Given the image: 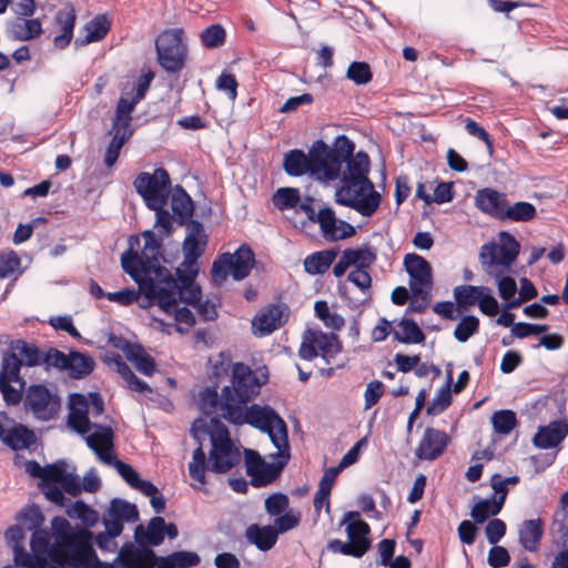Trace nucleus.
Instances as JSON below:
<instances>
[{"label":"nucleus","mask_w":568,"mask_h":568,"mask_svg":"<svg viewBox=\"0 0 568 568\" xmlns=\"http://www.w3.org/2000/svg\"><path fill=\"white\" fill-rule=\"evenodd\" d=\"M568 435V423L565 419L552 420L546 426H539L532 438L537 448L549 449L557 447Z\"/></svg>","instance_id":"nucleus-19"},{"label":"nucleus","mask_w":568,"mask_h":568,"mask_svg":"<svg viewBox=\"0 0 568 568\" xmlns=\"http://www.w3.org/2000/svg\"><path fill=\"white\" fill-rule=\"evenodd\" d=\"M507 202L508 200L505 193L490 187L478 190L475 196L476 207L499 221H503Z\"/></svg>","instance_id":"nucleus-18"},{"label":"nucleus","mask_w":568,"mask_h":568,"mask_svg":"<svg viewBox=\"0 0 568 568\" xmlns=\"http://www.w3.org/2000/svg\"><path fill=\"white\" fill-rule=\"evenodd\" d=\"M493 428L497 434L508 435L517 425V416L514 410L500 409L491 416Z\"/></svg>","instance_id":"nucleus-53"},{"label":"nucleus","mask_w":568,"mask_h":568,"mask_svg":"<svg viewBox=\"0 0 568 568\" xmlns=\"http://www.w3.org/2000/svg\"><path fill=\"white\" fill-rule=\"evenodd\" d=\"M452 363L447 365V382L444 386H442L433 398V400L428 404L426 408L427 415L437 416L446 410L452 404V383H453V373L450 367Z\"/></svg>","instance_id":"nucleus-36"},{"label":"nucleus","mask_w":568,"mask_h":568,"mask_svg":"<svg viewBox=\"0 0 568 568\" xmlns=\"http://www.w3.org/2000/svg\"><path fill=\"white\" fill-rule=\"evenodd\" d=\"M500 244L496 245L494 243L486 244L483 246L480 252L481 263L485 265L484 261L486 257V253L484 250H489L490 261L487 263L488 266L491 265H501V266H510L513 262L516 261L517 256L520 252V244L515 239L514 235L506 231H501L499 233Z\"/></svg>","instance_id":"nucleus-13"},{"label":"nucleus","mask_w":568,"mask_h":568,"mask_svg":"<svg viewBox=\"0 0 568 568\" xmlns=\"http://www.w3.org/2000/svg\"><path fill=\"white\" fill-rule=\"evenodd\" d=\"M217 388V383H213V385L204 387L200 392L199 406L204 415H212L217 412V408L223 412L222 414L227 413V408L223 405V390L219 395Z\"/></svg>","instance_id":"nucleus-31"},{"label":"nucleus","mask_w":568,"mask_h":568,"mask_svg":"<svg viewBox=\"0 0 568 568\" xmlns=\"http://www.w3.org/2000/svg\"><path fill=\"white\" fill-rule=\"evenodd\" d=\"M337 253V250L331 248L310 254L304 260L305 272L311 275L324 274L334 262Z\"/></svg>","instance_id":"nucleus-34"},{"label":"nucleus","mask_w":568,"mask_h":568,"mask_svg":"<svg viewBox=\"0 0 568 568\" xmlns=\"http://www.w3.org/2000/svg\"><path fill=\"white\" fill-rule=\"evenodd\" d=\"M23 407L31 412L37 419L49 422L58 416L61 400L45 385L32 384L26 389Z\"/></svg>","instance_id":"nucleus-8"},{"label":"nucleus","mask_w":568,"mask_h":568,"mask_svg":"<svg viewBox=\"0 0 568 568\" xmlns=\"http://www.w3.org/2000/svg\"><path fill=\"white\" fill-rule=\"evenodd\" d=\"M133 185L139 195L143 197L146 205L158 203L162 200L168 201L171 192V179L164 168H158L152 174L148 172L140 173Z\"/></svg>","instance_id":"nucleus-9"},{"label":"nucleus","mask_w":568,"mask_h":568,"mask_svg":"<svg viewBox=\"0 0 568 568\" xmlns=\"http://www.w3.org/2000/svg\"><path fill=\"white\" fill-rule=\"evenodd\" d=\"M22 273L21 258L18 253L11 248L0 251V280L10 276H14L17 280Z\"/></svg>","instance_id":"nucleus-45"},{"label":"nucleus","mask_w":568,"mask_h":568,"mask_svg":"<svg viewBox=\"0 0 568 568\" xmlns=\"http://www.w3.org/2000/svg\"><path fill=\"white\" fill-rule=\"evenodd\" d=\"M140 262L141 255L133 248H128L121 255V266L123 271L130 275V277L138 284L139 287L141 283L138 280L140 274Z\"/></svg>","instance_id":"nucleus-62"},{"label":"nucleus","mask_w":568,"mask_h":568,"mask_svg":"<svg viewBox=\"0 0 568 568\" xmlns=\"http://www.w3.org/2000/svg\"><path fill=\"white\" fill-rule=\"evenodd\" d=\"M536 214L535 205L529 202L519 201L513 205L507 202L503 221L528 222L531 221Z\"/></svg>","instance_id":"nucleus-44"},{"label":"nucleus","mask_w":568,"mask_h":568,"mask_svg":"<svg viewBox=\"0 0 568 568\" xmlns=\"http://www.w3.org/2000/svg\"><path fill=\"white\" fill-rule=\"evenodd\" d=\"M246 539L262 551H267L276 544L278 530L274 526L250 525L245 530Z\"/></svg>","instance_id":"nucleus-26"},{"label":"nucleus","mask_w":568,"mask_h":568,"mask_svg":"<svg viewBox=\"0 0 568 568\" xmlns=\"http://www.w3.org/2000/svg\"><path fill=\"white\" fill-rule=\"evenodd\" d=\"M212 429L203 426V432L210 435L211 446L233 444L227 427L219 419V417L211 418Z\"/></svg>","instance_id":"nucleus-59"},{"label":"nucleus","mask_w":568,"mask_h":568,"mask_svg":"<svg viewBox=\"0 0 568 568\" xmlns=\"http://www.w3.org/2000/svg\"><path fill=\"white\" fill-rule=\"evenodd\" d=\"M283 170L290 176H302L311 173L310 160L304 151L300 149L290 150L284 155Z\"/></svg>","instance_id":"nucleus-38"},{"label":"nucleus","mask_w":568,"mask_h":568,"mask_svg":"<svg viewBox=\"0 0 568 568\" xmlns=\"http://www.w3.org/2000/svg\"><path fill=\"white\" fill-rule=\"evenodd\" d=\"M200 561V556L196 552L180 550L168 556L156 555L155 568H192Z\"/></svg>","instance_id":"nucleus-30"},{"label":"nucleus","mask_w":568,"mask_h":568,"mask_svg":"<svg viewBox=\"0 0 568 568\" xmlns=\"http://www.w3.org/2000/svg\"><path fill=\"white\" fill-rule=\"evenodd\" d=\"M200 39L207 49L220 48L225 43L226 32L221 24H211L201 32Z\"/></svg>","instance_id":"nucleus-57"},{"label":"nucleus","mask_w":568,"mask_h":568,"mask_svg":"<svg viewBox=\"0 0 568 568\" xmlns=\"http://www.w3.org/2000/svg\"><path fill=\"white\" fill-rule=\"evenodd\" d=\"M287 307L285 305L271 304L252 321V326L256 327L260 336H265L273 333L275 329L283 326L287 321L284 311Z\"/></svg>","instance_id":"nucleus-20"},{"label":"nucleus","mask_w":568,"mask_h":568,"mask_svg":"<svg viewBox=\"0 0 568 568\" xmlns=\"http://www.w3.org/2000/svg\"><path fill=\"white\" fill-rule=\"evenodd\" d=\"M109 30L110 21L108 18L104 14H98L83 27L84 36H79L74 40V45L80 48L100 41L108 34Z\"/></svg>","instance_id":"nucleus-27"},{"label":"nucleus","mask_w":568,"mask_h":568,"mask_svg":"<svg viewBox=\"0 0 568 568\" xmlns=\"http://www.w3.org/2000/svg\"><path fill=\"white\" fill-rule=\"evenodd\" d=\"M114 432L110 426H99L98 432H94L85 437V443L90 449H92L99 459L109 466L116 465L118 459L112 453L114 446Z\"/></svg>","instance_id":"nucleus-17"},{"label":"nucleus","mask_w":568,"mask_h":568,"mask_svg":"<svg viewBox=\"0 0 568 568\" xmlns=\"http://www.w3.org/2000/svg\"><path fill=\"white\" fill-rule=\"evenodd\" d=\"M118 560L119 568H155L156 554L145 544L128 542L119 550Z\"/></svg>","instance_id":"nucleus-16"},{"label":"nucleus","mask_w":568,"mask_h":568,"mask_svg":"<svg viewBox=\"0 0 568 568\" xmlns=\"http://www.w3.org/2000/svg\"><path fill=\"white\" fill-rule=\"evenodd\" d=\"M140 292L144 295L146 304H142V308L158 305L165 314L172 315V310L179 304L184 303L187 297V288L182 287V283L178 287L173 285L160 286L153 277H144L140 283Z\"/></svg>","instance_id":"nucleus-7"},{"label":"nucleus","mask_w":568,"mask_h":568,"mask_svg":"<svg viewBox=\"0 0 568 568\" xmlns=\"http://www.w3.org/2000/svg\"><path fill=\"white\" fill-rule=\"evenodd\" d=\"M268 382V369L265 365L253 371L248 365L237 362L233 364L231 385L223 387V405L231 409L235 405H246L261 393Z\"/></svg>","instance_id":"nucleus-4"},{"label":"nucleus","mask_w":568,"mask_h":568,"mask_svg":"<svg viewBox=\"0 0 568 568\" xmlns=\"http://www.w3.org/2000/svg\"><path fill=\"white\" fill-rule=\"evenodd\" d=\"M165 520L161 516H155L149 520L148 527L138 525L134 529V540L136 544H145L148 547L159 546L164 540Z\"/></svg>","instance_id":"nucleus-24"},{"label":"nucleus","mask_w":568,"mask_h":568,"mask_svg":"<svg viewBox=\"0 0 568 568\" xmlns=\"http://www.w3.org/2000/svg\"><path fill=\"white\" fill-rule=\"evenodd\" d=\"M67 515L70 518H78L87 527H93L99 521V514L83 500L74 501L68 509Z\"/></svg>","instance_id":"nucleus-50"},{"label":"nucleus","mask_w":568,"mask_h":568,"mask_svg":"<svg viewBox=\"0 0 568 568\" xmlns=\"http://www.w3.org/2000/svg\"><path fill=\"white\" fill-rule=\"evenodd\" d=\"M344 163H346V172H344L342 181H348L351 184L352 181L368 175L371 161L366 152L359 151Z\"/></svg>","instance_id":"nucleus-42"},{"label":"nucleus","mask_w":568,"mask_h":568,"mask_svg":"<svg viewBox=\"0 0 568 568\" xmlns=\"http://www.w3.org/2000/svg\"><path fill=\"white\" fill-rule=\"evenodd\" d=\"M404 266L409 275V287L413 294H420L422 290H433V270L425 257L408 253L404 257Z\"/></svg>","instance_id":"nucleus-12"},{"label":"nucleus","mask_w":568,"mask_h":568,"mask_svg":"<svg viewBox=\"0 0 568 568\" xmlns=\"http://www.w3.org/2000/svg\"><path fill=\"white\" fill-rule=\"evenodd\" d=\"M0 439L14 452L29 449L37 443L34 432L23 424H16L10 429H4Z\"/></svg>","instance_id":"nucleus-25"},{"label":"nucleus","mask_w":568,"mask_h":568,"mask_svg":"<svg viewBox=\"0 0 568 568\" xmlns=\"http://www.w3.org/2000/svg\"><path fill=\"white\" fill-rule=\"evenodd\" d=\"M449 443L450 437L445 430L426 427L415 450V456L419 460L433 462L445 453Z\"/></svg>","instance_id":"nucleus-15"},{"label":"nucleus","mask_w":568,"mask_h":568,"mask_svg":"<svg viewBox=\"0 0 568 568\" xmlns=\"http://www.w3.org/2000/svg\"><path fill=\"white\" fill-rule=\"evenodd\" d=\"M342 524H346V534L349 540H354V544H362L365 552L371 548V539L368 535L371 532L369 525L361 518V514L356 510L347 511L344 515Z\"/></svg>","instance_id":"nucleus-22"},{"label":"nucleus","mask_w":568,"mask_h":568,"mask_svg":"<svg viewBox=\"0 0 568 568\" xmlns=\"http://www.w3.org/2000/svg\"><path fill=\"white\" fill-rule=\"evenodd\" d=\"M327 549L334 552H341L346 556L361 558L365 554L364 546L362 544H354V540L342 541L339 539L331 540L327 544Z\"/></svg>","instance_id":"nucleus-63"},{"label":"nucleus","mask_w":568,"mask_h":568,"mask_svg":"<svg viewBox=\"0 0 568 568\" xmlns=\"http://www.w3.org/2000/svg\"><path fill=\"white\" fill-rule=\"evenodd\" d=\"M297 211L304 212L307 219L313 223H318L322 233H326V230L331 229V223L333 222V209L332 207H323L318 212H315L314 207L310 203H298L295 207Z\"/></svg>","instance_id":"nucleus-48"},{"label":"nucleus","mask_w":568,"mask_h":568,"mask_svg":"<svg viewBox=\"0 0 568 568\" xmlns=\"http://www.w3.org/2000/svg\"><path fill=\"white\" fill-rule=\"evenodd\" d=\"M255 264V255L247 244H241L232 254V277L235 281H242L247 277Z\"/></svg>","instance_id":"nucleus-28"},{"label":"nucleus","mask_w":568,"mask_h":568,"mask_svg":"<svg viewBox=\"0 0 568 568\" xmlns=\"http://www.w3.org/2000/svg\"><path fill=\"white\" fill-rule=\"evenodd\" d=\"M479 329V320L475 315H464L454 329V337L466 343Z\"/></svg>","instance_id":"nucleus-56"},{"label":"nucleus","mask_w":568,"mask_h":568,"mask_svg":"<svg viewBox=\"0 0 568 568\" xmlns=\"http://www.w3.org/2000/svg\"><path fill=\"white\" fill-rule=\"evenodd\" d=\"M10 348L23 359V365L28 367L42 365V351L36 344L24 339H14L11 341Z\"/></svg>","instance_id":"nucleus-40"},{"label":"nucleus","mask_w":568,"mask_h":568,"mask_svg":"<svg viewBox=\"0 0 568 568\" xmlns=\"http://www.w3.org/2000/svg\"><path fill=\"white\" fill-rule=\"evenodd\" d=\"M14 519L18 521L17 525L23 528L24 532L26 530L31 532H34L36 530H47L45 528H42L45 521L44 515L42 514L41 508L36 504L23 507L17 513Z\"/></svg>","instance_id":"nucleus-35"},{"label":"nucleus","mask_w":568,"mask_h":568,"mask_svg":"<svg viewBox=\"0 0 568 568\" xmlns=\"http://www.w3.org/2000/svg\"><path fill=\"white\" fill-rule=\"evenodd\" d=\"M166 202L168 201L162 200L158 203L149 204L146 206L150 210L155 211V215H156L155 226L160 227V230H159L160 234H162L163 236H171L174 232L173 222H175V216L173 213L171 214L166 209H164V205L166 204Z\"/></svg>","instance_id":"nucleus-51"},{"label":"nucleus","mask_w":568,"mask_h":568,"mask_svg":"<svg viewBox=\"0 0 568 568\" xmlns=\"http://www.w3.org/2000/svg\"><path fill=\"white\" fill-rule=\"evenodd\" d=\"M344 258L349 260L352 266L356 268H371L377 260V253L374 247L364 244L358 248H345Z\"/></svg>","instance_id":"nucleus-43"},{"label":"nucleus","mask_w":568,"mask_h":568,"mask_svg":"<svg viewBox=\"0 0 568 568\" xmlns=\"http://www.w3.org/2000/svg\"><path fill=\"white\" fill-rule=\"evenodd\" d=\"M108 516L122 521L134 523L139 520V510L134 504L121 498H113L110 503Z\"/></svg>","instance_id":"nucleus-46"},{"label":"nucleus","mask_w":568,"mask_h":568,"mask_svg":"<svg viewBox=\"0 0 568 568\" xmlns=\"http://www.w3.org/2000/svg\"><path fill=\"white\" fill-rule=\"evenodd\" d=\"M232 254L229 252L220 254L213 262L211 274L214 283L221 285L226 281L229 274L232 275Z\"/></svg>","instance_id":"nucleus-58"},{"label":"nucleus","mask_w":568,"mask_h":568,"mask_svg":"<svg viewBox=\"0 0 568 568\" xmlns=\"http://www.w3.org/2000/svg\"><path fill=\"white\" fill-rule=\"evenodd\" d=\"M331 229L323 233L324 237L328 241H338L352 237L356 234L355 227L346 221L337 220L335 212L333 211V222Z\"/></svg>","instance_id":"nucleus-54"},{"label":"nucleus","mask_w":568,"mask_h":568,"mask_svg":"<svg viewBox=\"0 0 568 568\" xmlns=\"http://www.w3.org/2000/svg\"><path fill=\"white\" fill-rule=\"evenodd\" d=\"M542 537V521L540 519L525 520L519 528V541L528 551L537 550Z\"/></svg>","instance_id":"nucleus-37"},{"label":"nucleus","mask_w":568,"mask_h":568,"mask_svg":"<svg viewBox=\"0 0 568 568\" xmlns=\"http://www.w3.org/2000/svg\"><path fill=\"white\" fill-rule=\"evenodd\" d=\"M132 134L133 130H129L128 133L114 132L104 155V163L108 168H112L115 164L123 144L132 136Z\"/></svg>","instance_id":"nucleus-55"},{"label":"nucleus","mask_w":568,"mask_h":568,"mask_svg":"<svg viewBox=\"0 0 568 568\" xmlns=\"http://www.w3.org/2000/svg\"><path fill=\"white\" fill-rule=\"evenodd\" d=\"M51 530L54 548H62L72 558V568H116L100 561L93 548V532L89 529H74L68 519L55 516L51 520Z\"/></svg>","instance_id":"nucleus-2"},{"label":"nucleus","mask_w":568,"mask_h":568,"mask_svg":"<svg viewBox=\"0 0 568 568\" xmlns=\"http://www.w3.org/2000/svg\"><path fill=\"white\" fill-rule=\"evenodd\" d=\"M23 366V359L18 356V353L9 347L8 352L3 354L0 378H8L14 381L19 386L24 387L26 381L20 375L21 367Z\"/></svg>","instance_id":"nucleus-33"},{"label":"nucleus","mask_w":568,"mask_h":568,"mask_svg":"<svg viewBox=\"0 0 568 568\" xmlns=\"http://www.w3.org/2000/svg\"><path fill=\"white\" fill-rule=\"evenodd\" d=\"M403 334L394 331L393 337L402 344H420L425 342L426 335L413 318L404 317L398 323Z\"/></svg>","instance_id":"nucleus-39"},{"label":"nucleus","mask_w":568,"mask_h":568,"mask_svg":"<svg viewBox=\"0 0 568 568\" xmlns=\"http://www.w3.org/2000/svg\"><path fill=\"white\" fill-rule=\"evenodd\" d=\"M171 210L178 225H184L194 215L195 203L180 184H176L172 190Z\"/></svg>","instance_id":"nucleus-23"},{"label":"nucleus","mask_w":568,"mask_h":568,"mask_svg":"<svg viewBox=\"0 0 568 568\" xmlns=\"http://www.w3.org/2000/svg\"><path fill=\"white\" fill-rule=\"evenodd\" d=\"M346 77L357 85H363L372 81L373 73L367 62L354 61L348 65Z\"/></svg>","instance_id":"nucleus-61"},{"label":"nucleus","mask_w":568,"mask_h":568,"mask_svg":"<svg viewBox=\"0 0 568 568\" xmlns=\"http://www.w3.org/2000/svg\"><path fill=\"white\" fill-rule=\"evenodd\" d=\"M126 359L133 363L135 368L145 376H152L156 371L154 358L139 343H135L133 352L130 353Z\"/></svg>","instance_id":"nucleus-47"},{"label":"nucleus","mask_w":568,"mask_h":568,"mask_svg":"<svg viewBox=\"0 0 568 568\" xmlns=\"http://www.w3.org/2000/svg\"><path fill=\"white\" fill-rule=\"evenodd\" d=\"M9 33L12 40L29 41L42 33V26L39 19L18 18L11 24Z\"/></svg>","instance_id":"nucleus-32"},{"label":"nucleus","mask_w":568,"mask_h":568,"mask_svg":"<svg viewBox=\"0 0 568 568\" xmlns=\"http://www.w3.org/2000/svg\"><path fill=\"white\" fill-rule=\"evenodd\" d=\"M182 28L166 29L155 40L159 64L168 72L179 73L185 67L187 45Z\"/></svg>","instance_id":"nucleus-6"},{"label":"nucleus","mask_w":568,"mask_h":568,"mask_svg":"<svg viewBox=\"0 0 568 568\" xmlns=\"http://www.w3.org/2000/svg\"><path fill=\"white\" fill-rule=\"evenodd\" d=\"M67 366L63 371H68L71 378L82 379L94 371L95 361L88 353L71 349Z\"/></svg>","instance_id":"nucleus-29"},{"label":"nucleus","mask_w":568,"mask_h":568,"mask_svg":"<svg viewBox=\"0 0 568 568\" xmlns=\"http://www.w3.org/2000/svg\"><path fill=\"white\" fill-rule=\"evenodd\" d=\"M4 539L13 552L14 568H72V558L62 548H54L48 529L31 534L30 551L26 548V532L19 525L10 526L4 531ZM1 568L13 567L4 565Z\"/></svg>","instance_id":"nucleus-1"},{"label":"nucleus","mask_w":568,"mask_h":568,"mask_svg":"<svg viewBox=\"0 0 568 568\" xmlns=\"http://www.w3.org/2000/svg\"><path fill=\"white\" fill-rule=\"evenodd\" d=\"M75 9L72 3L68 2L61 8L55 14V22L61 29V33L55 36L53 39L54 47L63 50L65 49L72 38L73 29L75 24Z\"/></svg>","instance_id":"nucleus-21"},{"label":"nucleus","mask_w":568,"mask_h":568,"mask_svg":"<svg viewBox=\"0 0 568 568\" xmlns=\"http://www.w3.org/2000/svg\"><path fill=\"white\" fill-rule=\"evenodd\" d=\"M272 201L280 211L295 209L301 201V193L296 187H280L273 194Z\"/></svg>","instance_id":"nucleus-49"},{"label":"nucleus","mask_w":568,"mask_h":568,"mask_svg":"<svg viewBox=\"0 0 568 568\" xmlns=\"http://www.w3.org/2000/svg\"><path fill=\"white\" fill-rule=\"evenodd\" d=\"M183 255L184 260L181 266L175 270V275L179 276L182 287L187 288V297L184 298V303H194L202 295V288L196 283V277L200 273L199 258L201 256L193 251L183 253Z\"/></svg>","instance_id":"nucleus-14"},{"label":"nucleus","mask_w":568,"mask_h":568,"mask_svg":"<svg viewBox=\"0 0 568 568\" xmlns=\"http://www.w3.org/2000/svg\"><path fill=\"white\" fill-rule=\"evenodd\" d=\"M191 434L199 444V447L193 452L192 462L189 464V474L194 480L206 484V469L215 474H226L240 463L241 454L234 443L212 446L209 454V462L206 463L202 440L194 426L191 429Z\"/></svg>","instance_id":"nucleus-3"},{"label":"nucleus","mask_w":568,"mask_h":568,"mask_svg":"<svg viewBox=\"0 0 568 568\" xmlns=\"http://www.w3.org/2000/svg\"><path fill=\"white\" fill-rule=\"evenodd\" d=\"M329 146L323 141H315L307 155L310 160L311 174H321L325 169V159L328 154Z\"/></svg>","instance_id":"nucleus-52"},{"label":"nucleus","mask_w":568,"mask_h":568,"mask_svg":"<svg viewBox=\"0 0 568 568\" xmlns=\"http://www.w3.org/2000/svg\"><path fill=\"white\" fill-rule=\"evenodd\" d=\"M290 499L284 493H274L266 497L264 506L265 510L271 516H280L288 508Z\"/></svg>","instance_id":"nucleus-64"},{"label":"nucleus","mask_w":568,"mask_h":568,"mask_svg":"<svg viewBox=\"0 0 568 568\" xmlns=\"http://www.w3.org/2000/svg\"><path fill=\"white\" fill-rule=\"evenodd\" d=\"M67 463L62 459L57 460L52 464L44 466L43 478L40 481L39 487L44 489L45 486L53 484H60L67 473Z\"/></svg>","instance_id":"nucleus-60"},{"label":"nucleus","mask_w":568,"mask_h":568,"mask_svg":"<svg viewBox=\"0 0 568 568\" xmlns=\"http://www.w3.org/2000/svg\"><path fill=\"white\" fill-rule=\"evenodd\" d=\"M273 445L278 449V452L276 454H273L272 457H278L280 459L276 463L264 462L262 464L260 470L251 479V485L253 487H265L275 481L281 476L282 471L284 470L285 466L290 460L291 453L288 438L286 439V442L273 438Z\"/></svg>","instance_id":"nucleus-11"},{"label":"nucleus","mask_w":568,"mask_h":568,"mask_svg":"<svg viewBox=\"0 0 568 568\" xmlns=\"http://www.w3.org/2000/svg\"><path fill=\"white\" fill-rule=\"evenodd\" d=\"M351 185H355L356 194L359 197L341 200L339 202L343 206L353 209L365 217H371L381 205V193L375 190L374 183L367 175L352 181Z\"/></svg>","instance_id":"nucleus-10"},{"label":"nucleus","mask_w":568,"mask_h":568,"mask_svg":"<svg viewBox=\"0 0 568 568\" xmlns=\"http://www.w3.org/2000/svg\"><path fill=\"white\" fill-rule=\"evenodd\" d=\"M488 291L487 286L459 285L454 288V297L459 312L466 311L469 306L478 304L480 294Z\"/></svg>","instance_id":"nucleus-41"},{"label":"nucleus","mask_w":568,"mask_h":568,"mask_svg":"<svg viewBox=\"0 0 568 568\" xmlns=\"http://www.w3.org/2000/svg\"><path fill=\"white\" fill-rule=\"evenodd\" d=\"M245 405H235L227 409L222 417L234 425L248 424L263 433H267L271 442L273 438L284 440L288 438V430L285 420L271 406L253 404L244 410Z\"/></svg>","instance_id":"nucleus-5"}]
</instances>
